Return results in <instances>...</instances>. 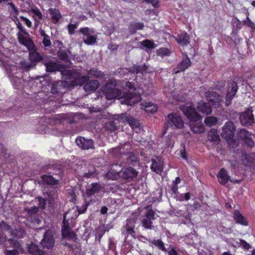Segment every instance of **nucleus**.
Masks as SVG:
<instances>
[{
	"label": "nucleus",
	"instance_id": "nucleus-43",
	"mask_svg": "<svg viewBox=\"0 0 255 255\" xmlns=\"http://www.w3.org/2000/svg\"><path fill=\"white\" fill-rule=\"evenodd\" d=\"M204 122L207 126L211 127L217 123V120L215 117H209L205 118Z\"/></svg>",
	"mask_w": 255,
	"mask_h": 255
},
{
	"label": "nucleus",
	"instance_id": "nucleus-42",
	"mask_svg": "<svg viewBox=\"0 0 255 255\" xmlns=\"http://www.w3.org/2000/svg\"><path fill=\"white\" fill-rule=\"evenodd\" d=\"M118 166V165L117 164H116L115 165H113L112 168L114 169L115 167H117ZM119 167H120L119 169H118V170L115 169V173L113 175V176L111 177V173L109 172L107 174V177L110 178H111L112 180H115V179H117L118 177L119 176V173L121 171V167L120 166V165H119Z\"/></svg>",
	"mask_w": 255,
	"mask_h": 255
},
{
	"label": "nucleus",
	"instance_id": "nucleus-63",
	"mask_svg": "<svg viewBox=\"0 0 255 255\" xmlns=\"http://www.w3.org/2000/svg\"><path fill=\"white\" fill-rule=\"evenodd\" d=\"M147 2L151 3L154 7H156L158 0H144Z\"/></svg>",
	"mask_w": 255,
	"mask_h": 255
},
{
	"label": "nucleus",
	"instance_id": "nucleus-64",
	"mask_svg": "<svg viewBox=\"0 0 255 255\" xmlns=\"http://www.w3.org/2000/svg\"><path fill=\"white\" fill-rule=\"evenodd\" d=\"M169 255H178L177 252L174 249H172L168 252Z\"/></svg>",
	"mask_w": 255,
	"mask_h": 255
},
{
	"label": "nucleus",
	"instance_id": "nucleus-35",
	"mask_svg": "<svg viewBox=\"0 0 255 255\" xmlns=\"http://www.w3.org/2000/svg\"><path fill=\"white\" fill-rule=\"evenodd\" d=\"M42 180L43 183L48 185H54L58 183V180L55 179L51 175H43Z\"/></svg>",
	"mask_w": 255,
	"mask_h": 255
},
{
	"label": "nucleus",
	"instance_id": "nucleus-60",
	"mask_svg": "<svg viewBox=\"0 0 255 255\" xmlns=\"http://www.w3.org/2000/svg\"><path fill=\"white\" fill-rule=\"evenodd\" d=\"M20 19L25 22V24L29 27H30L31 26V21L28 20L27 18L23 17V16H20Z\"/></svg>",
	"mask_w": 255,
	"mask_h": 255
},
{
	"label": "nucleus",
	"instance_id": "nucleus-36",
	"mask_svg": "<svg viewBox=\"0 0 255 255\" xmlns=\"http://www.w3.org/2000/svg\"><path fill=\"white\" fill-rule=\"evenodd\" d=\"M10 235L17 238H23L26 235L25 230L21 228H18L12 230L10 232Z\"/></svg>",
	"mask_w": 255,
	"mask_h": 255
},
{
	"label": "nucleus",
	"instance_id": "nucleus-53",
	"mask_svg": "<svg viewBox=\"0 0 255 255\" xmlns=\"http://www.w3.org/2000/svg\"><path fill=\"white\" fill-rule=\"evenodd\" d=\"M244 23L245 24L250 27L252 29H255V24L248 17H247L246 20L244 21Z\"/></svg>",
	"mask_w": 255,
	"mask_h": 255
},
{
	"label": "nucleus",
	"instance_id": "nucleus-39",
	"mask_svg": "<svg viewBox=\"0 0 255 255\" xmlns=\"http://www.w3.org/2000/svg\"><path fill=\"white\" fill-rule=\"evenodd\" d=\"M146 70V67L144 65L142 66L134 65L132 67L129 68L128 71L132 73L138 74L139 73H141L145 71Z\"/></svg>",
	"mask_w": 255,
	"mask_h": 255
},
{
	"label": "nucleus",
	"instance_id": "nucleus-51",
	"mask_svg": "<svg viewBox=\"0 0 255 255\" xmlns=\"http://www.w3.org/2000/svg\"><path fill=\"white\" fill-rule=\"evenodd\" d=\"M10 0H0V2H7V4L11 7L12 11L15 13L17 12L16 7L12 2H10Z\"/></svg>",
	"mask_w": 255,
	"mask_h": 255
},
{
	"label": "nucleus",
	"instance_id": "nucleus-20",
	"mask_svg": "<svg viewBox=\"0 0 255 255\" xmlns=\"http://www.w3.org/2000/svg\"><path fill=\"white\" fill-rule=\"evenodd\" d=\"M102 187L100 184L98 183H93L86 189V194L88 196H92L95 194L99 193Z\"/></svg>",
	"mask_w": 255,
	"mask_h": 255
},
{
	"label": "nucleus",
	"instance_id": "nucleus-25",
	"mask_svg": "<svg viewBox=\"0 0 255 255\" xmlns=\"http://www.w3.org/2000/svg\"><path fill=\"white\" fill-rule=\"evenodd\" d=\"M207 98L208 101L213 105H217L222 101L221 96L214 92H209Z\"/></svg>",
	"mask_w": 255,
	"mask_h": 255
},
{
	"label": "nucleus",
	"instance_id": "nucleus-14",
	"mask_svg": "<svg viewBox=\"0 0 255 255\" xmlns=\"http://www.w3.org/2000/svg\"><path fill=\"white\" fill-rule=\"evenodd\" d=\"M238 90V86L235 82H230L228 85V91L226 96V105L229 106L231 103L233 98Z\"/></svg>",
	"mask_w": 255,
	"mask_h": 255
},
{
	"label": "nucleus",
	"instance_id": "nucleus-31",
	"mask_svg": "<svg viewBox=\"0 0 255 255\" xmlns=\"http://www.w3.org/2000/svg\"><path fill=\"white\" fill-rule=\"evenodd\" d=\"M141 106V109L147 112L154 113L157 110V105L150 102L142 103Z\"/></svg>",
	"mask_w": 255,
	"mask_h": 255
},
{
	"label": "nucleus",
	"instance_id": "nucleus-54",
	"mask_svg": "<svg viewBox=\"0 0 255 255\" xmlns=\"http://www.w3.org/2000/svg\"><path fill=\"white\" fill-rule=\"evenodd\" d=\"M88 204L85 202L81 207H78V210L79 213H84L87 210Z\"/></svg>",
	"mask_w": 255,
	"mask_h": 255
},
{
	"label": "nucleus",
	"instance_id": "nucleus-49",
	"mask_svg": "<svg viewBox=\"0 0 255 255\" xmlns=\"http://www.w3.org/2000/svg\"><path fill=\"white\" fill-rule=\"evenodd\" d=\"M38 200L39 206L41 209H44L45 208L46 202L44 198L38 197L37 198Z\"/></svg>",
	"mask_w": 255,
	"mask_h": 255
},
{
	"label": "nucleus",
	"instance_id": "nucleus-45",
	"mask_svg": "<svg viewBox=\"0 0 255 255\" xmlns=\"http://www.w3.org/2000/svg\"><path fill=\"white\" fill-rule=\"evenodd\" d=\"M0 229L4 232L9 231L10 233V232L12 231L11 230L10 226L8 225L6 222L4 221H2L0 223Z\"/></svg>",
	"mask_w": 255,
	"mask_h": 255
},
{
	"label": "nucleus",
	"instance_id": "nucleus-28",
	"mask_svg": "<svg viewBox=\"0 0 255 255\" xmlns=\"http://www.w3.org/2000/svg\"><path fill=\"white\" fill-rule=\"evenodd\" d=\"M233 217L237 223L244 226L248 225V222L246 218L244 217L238 210L235 211Z\"/></svg>",
	"mask_w": 255,
	"mask_h": 255
},
{
	"label": "nucleus",
	"instance_id": "nucleus-40",
	"mask_svg": "<svg viewBox=\"0 0 255 255\" xmlns=\"http://www.w3.org/2000/svg\"><path fill=\"white\" fill-rule=\"evenodd\" d=\"M137 161V155L132 153L129 152L127 155V162L131 165H134Z\"/></svg>",
	"mask_w": 255,
	"mask_h": 255
},
{
	"label": "nucleus",
	"instance_id": "nucleus-26",
	"mask_svg": "<svg viewBox=\"0 0 255 255\" xmlns=\"http://www.w3.org/2000/svg\"><path fill=\"white\" fill-rule=\"evenodd\" d=\"M3 65L5 67L6 71L9 73L10 76L20 79V74H18L19 72L20 71L19 69L14 65H6L5 63L3 64Z\"/></svg>",
	"mask_w": 255,
	"mask_h": 255
},
{
	"label": "nucleus",
	"instance_id": "nucleus-48",
	"mask_svg": "<svg viewBox=\"0 0 255 255\" xmlns=\"http://www.w3.org/2000/svg\"><path fill=\"white\" fill-rule=\"evenodd\" d=\"M78 24L69 23L67 26L69 33L72 35L74 33V30L77 28Z\"/></svg>",
	"mask_w": 255,
	"mask_h": 255
},
{
	"label": "nucleus",
	"instance_id": "nucleus-38",
	"mask_svg": "<svg viewBox=\"0 0 255 255\" xmlns=\"http://www.w3.org/2000/svg\"><path fill=\"white\" fill-rule=\"evenodd\" d=\"M152 245L156 247L159 250L163 252H166V249L164 247V243L160 239L152 240L149 241Z\"/></svg>",
	"mask_w": 255,
	"mask_h": 255
},
{
	"label": "nucleus",
	"instance_id": "nucleus-52",
	"mask_svg": "<svg viewBox=\"0 0 255 255\" xmlns=\"http://www.w3.org/2000/svg\"><path fill=\"white\" fill-rule=\"evenodd\" d=\"M209 137V139L213 141L218 142L220 141V136L216 133L211 134Z\"/></svg>",
	"mask_w": 255,
	"mask_h": 255
},
{
	"label": "nucleus",
	"instance_id": "nucleus-17",
	"mask_svg": "<svg viewBox=\"0 0 255 255\" xmlns=\"http://www.w3.org/2000/svg\"><path fill=\"white\" fill-rule=\"evenodd\" d=\"M0 244L3 245L5 248H19V242L15 239H6L3 235H0Z\"/></svg>",
	"mask_w": 255,
	"mask_h": 255
},
{
	"label": "nucleus",
	"instance_id": "nucleus-33",
	"mask_svg": "<svg viewBox=\"0 0 255 255\" xmlns=\"http://www.w3.org/2000/svg\"><path fill=\"white\" fill-rule=\"evenodd\" d=\"M49 13L51 16L52 20L55 23H57L62 17L59 10L56 9L50 8Z\"/></svg>",
	"mask_w": 255,
	"mask_h": 255
},
{
	"label": "nucleus",
	"instance_id": "nucleus-18",
	"mask_svg": "<svg viewBox=\"0 0 255 255\" xmlns=\"http://www.w3.org/2000/svg\"><path fill=\"white\" fill-rule=\"evenodd\" d=\"M138 172L131 167L125 169L122 172V177L123 179L131 181L133 178L137 177Z\"/></svg>",
	"mask_w": 255,
	"mask_h": 255
},
{
	"label": "nucleus",
	"instance_id": "nucleus-27",
	"mask_svg": "<svg viewBox=\"0 0 255 255\" xmlns=\"http://www.w3.org/2000/svg\"><path fill=\"white\" fill-rule=\"evenodd\" d=\"M217 177L219 182L222 185L227 183L230 179V176L227 173V171L224 168H222L219 172Z\"/></svg>",
	"mask_w": 255,
	"mask_h": 255
},
{
	"label": "nucleus",
	"instance_id": "nucleus-7",
	"mask_svg": "<svg viewBox=\"0 0 255 255\" xmlns=\"http://www.w3.org/2000/svg\"><path fill=\"white\" fill-rule=\"evenodd\" d=\"M235 129L234 123L231 122H227L222 128L221 133L222 137L225 138L228 141L231 140L234 137Z\"/></svg>",
	"mask_w": 255,
	"mask_h": 255
},
{
	"label": "nucleus",
	"instance_id": "nucleus-56",
	"mask_svg": "<svg viewBox=\"0 0 255 255\" xmlns=\"http://www.w3.org/2000/svg\"><path fill=\"white\" fill-rule=\"evenodd\" d=\"M25 210L29 213L34 214V213H36L38 212V211L39 210V208L34 206V207H32L30 208L26 209Z\"/></svg>",
	"mask_w": 255,
	"mask_h": 255
},
{
	"label": "nucleus",
	"instance_id": "nucleus-57",
	"mask_svg": "<svg viewBox=\"0 0 255 255\" xmlns=\"http://www.w3.org/2000/svg\"><path fill=\"white\" fill-rule=\"evenodd\" d=\"M179 211L180 212H177L179 216H181L186 219H189L190 217L191 214L189 213V212L186 211L182 213L181 211Z\"/></svg>",
	"mask_w": 255,
	"mask_h": 255
},
{
	"label": "nucleus",
	"instance_id": "nucleus-23",
	"mask_svg": "<svg viewBox=\"0 0 255 255\" xmlns=\"http://www.w3.org/2000/svg\"><path fill=\"white\" fill-rule=\"evenodd\" d=\"M29 51V57L30 61L35 66L36 63L41 61L42 57L36 51L34 47L32 49L28 50Z\"/></svg>",
	"mask_w": 255,
	"mask_h": 255
},
{
	"label": "nucleus",
	"instance_id": "nucleus-59",
	"mask_svg": "<svg viewBox=\"0 0 255 255\" xmlns=\"http://www.w3.org/2000/svg\"><path fill=\"white\" fill-rule=\"evenodd\" d=\"M127 233H128V234H130V235H131L132 236H134L135 235V232L133 229V228L131 227H129L128 226V224H127Z\"/></svg>",
	"mask_w": 255,
	"mask_h": 255
},
{
	"label": "nucleus",
	"instance_id": "nucleus-19",
	"mask_svg": "<svg viewBox=\"0 0 255 255\" xmlns=\"http://www.w3.org/2000/svg\"><path fill=\"white\" fill-rule=\"evenodd\" d=\"M26 249L28 253L32 255H47L44 251L39 249L37 245L33 243L27 244Z\"/></svg>",
	"mask_w": 255,
	"mask_h": 255
},
{
	"label": "nucleus",
	"instance_id": "nucleus-61",
	"mask_svg": "<svg viewBox=\"0 0 255 255\" xmlns=\"http://www.w3.org/2000/svg\"><path fill=\"white\" fill-rule=\"evenodd\" d=\"M17 26L18 28L21 31L20 32L23 33L24 34L28 35V32H26L25 29H23V26L21 25V23L18 22V23L17 24Z\"/></svg>",
	"mask_w": 255,
	"mask_h": 255
},
{
	"label": "nucleus",
	"instance_id": "nucleus-8",
	"mask_svg": "<svg viewBox=\"0 0 255 255\" xmlns=\"http://www.w3.org/2000/svg\"><path fill=\"white\" fill-rule=\"evenodd\" d=\"M68 214V212H67L63 216V226L62 229V236L65 238H68L73 241H75L77 239L75 234L71 230L69 227V219H67V215Z\"/></svg>",
	"mask_w": 255,
	"mask_h": 255
},
{
	"label": "nucleus",
	"instance_id": "nucleus-16",
	"mask_svg": "<svg viewBox=\"0 0 255 255\" xmlns=\"http://www.w3.org/2000/svg\"><path fill=\"white\" fill-rule=\"evenodd\" d=\"M77 145L83 149H89L94 148V141L92 139H86L84 137L80 136L76 139Z\"/></svg>",
	"mask_w": 255,
	"mask_h": 255
},
{
	"label": "nucleus",
	"instance_id": "nucleus-58",
	"mask_svg": "<svg viewBox=\"0 0 255 255\" xmlns=\"http://www.w3.org/2000/svg\"><path fill=\"white\" fill-rule=\"evenodd\" d=\"M168 50L166 49L161 48L158 50L157 54L159 55L163 56V55H166L168 54Z\"/></svg>",
	"mask_w": 255,
	"mask_h": 255
},
{
	"label": "nucleus",
	"instance_id": "nucleus-12",
	"mask_svg": "<svg viewBox=\"0 0 255 255\" xmlns=\"http://www.w3.org/2000/svg\"><path fill=\"white\" fill-rule=\"evenodd\" d=\"M142 226L146 229H151L153 227L152 220L154 219V212L149 210L145 216L141 217Z\"/></svg>",
	"mask_w": 255,
	"mask_h": 255
},
{
	"label": "nucleus",
	"instance_id": "nucleus-22",
	"mask_svg": "<svg viewBox=\"0 0 255 255\" xmlns=\"http://www.w3.org/2000/svg\"><path fill=\"white\" fill-rule=\"evenodd\" d=\"M191 61L186 54L184 55L182 61L178 64V70L176 73L180 71H184L191 66Z\"/></svg>",
	"mask_w": 255,
	"mask_h": 255
},
{
	"label": "nucleus",
	"instance_id": "nucleus-1",
	"mask_svg": "<svg viewBox=\"0 0 255 255\" xmlns=\"http://www.w3.org/2000/svg\"><path fill=\"white\" fill-rule=\"evenodd\" d=\"M46 71L47 72H53L56 71L61 72V74L65 79L73 80L77 84L82 85L86 82L89 78L88 76H82L74 70L66 69L64 65L59 64L58 62L49 60L44 62Z\"/></svg>",
	"mask_w": 255,
	"mask_h": 255
},
{
	"label": "nucleus",
	"instance_id": "nucleus-41",
	"mask_svg": "<svg viewBox=\"0 0 255 255\" xmlns=\"http://www.w3.org/2000/svg\"><path fill=\"white\" fill-rule=\"evenodd\" d=\"M20 65L22 69L26 71L29 70L35 66L31 61L28 62L24 60L21 61Z\"/></svg>",
	"mask_w": 255,
	"mask_h": 255
},
{
	"label": "nucleus",
	"instance_id": "nucleus-10",
	"mask_svg": "<svg viewBox=\"0 0 255 255\" xmlns=\"http://www.w3.org/2000/svg\"><path fill=\"white\" fill-rule=\"evenodd\" d=\"M238 135L239 138L248 146L253 147L255 143L252 137L253 135L250 133L246 129H240L238 132Z\"/></svg>",
	"mask_w": 255,
	"mask_h": 255
},
{
	"label": "nucleus",
	"instance_id": "nucleus-34",
	"mask_svg": "<svg viewBox=\"0 0 255 255\" xmlns=\"http://www.w3.org/2000/svg\"><path fill=\"white\" fill-rule=\"evenodd\" d=\"M19 248H13L12 250H6L4 251V254L5 255H18L19 254H24V250L22 248L20 243H19Z\"/></svg>",
	"mask_w": 255,
	"mask_h": 255
},
{
	"label": "nucleus",
	"instance_id": "nucleus-62",
	"mask_svg": "<svg viewBox=\"0 0 255 255\" xmlns=\"http://www.w3.org/2000/svg\"><path fill=\"white\" fill-rule=\"evenodd\" d=\"M57 85V84H53L51 86V93H52L53 94H56V93H58V90L56 88Z\"/></svg>",
	"mask_w": 255,
	"mask_h": 255
},
{
	"label": "nucleus",
	"instance_id": "nucleus-50",
	"mask_svg": "<svg viewBox=\"0 0 255 255\" xmlns=\"http://www.w3.org/2000/svg\"><path fill=\"white\" fill-rule=\"evenodd\" d=\"M240 245L243 247V249L246 250H249L251 248V245L246 242L245 240H240Z\"/></svg>",
	"mask_w": 255,
	"mask_h": 255
},
{
	"label": "nucleus",
	"instance_id": "nucleus-11",
	"mask_svg": "<svg viewBox=\"0 0 255 255\" xmlns=\"http://www.w3.org/2000/svg\"><path fill=\"white\" fill-rule=\"evenodd\" d=\"M79 32L86 36L83 38L85 43L88 45H93L96 42V37L91 35L93 31L88 27L82 28L79 30Z\"/></svg>",
	"mask_w": 255,
	"mask_h": 255
},
{
	"label": "nucleus",
	"instance_id": "nucleus-6",
	"mask_svg": "<svg viewBox=\"0 0 255 255\" xmlns=\"http://www.w3.org/2000/svg\"><path fill=\"white\" fill-rule=\"evenodd\" d=\"M55 244V239L52 230H47L45 231L43 238L40 242V244L43 249L50 250L52 249Z\"/></svg>",
	"mask_w": 255,
	"mask_h": 255
},
{
	"label": "nucleus",
	"instance_id": "nucleus-5",
	"mask_svg": "<svg viewBox=\"0 0 255 255\" xmlns=\"http://www.w3.org/2000/svg\"><path fill=\"white\" fill-rule=\"evenodd\" d=\"M184 122L182 118L176 113H171L168 116L166 123L164 128L163 132L165 133L168 129L182 128Z\"/></svg>",
	"mask_w": 255,
	"mask_h": 255
},
{
	"label": "nucleus",
	"instance_id": "nucleus-2",
	"mask_svg": "<svg viewBox=\"0 0 255 255\" xmlns=\"http://www.w3.org/2000/svg\"><path fill=\"white\" fill-rule=\"evenodd\" d=\"M183 112L190 120L189 126L195 133L204 131V127L201 121V117L197 113L196 109L191 106H185L182 109Z\"/></svg>",
	"mask_w": 255,
	"mask_h": 255
},
{
	"label": "nucleus",
	"instance_id": "nucleus-13",
	"mask_svg": "<svg viewBox=\"0 0 255 255\" xmlns=\"http://www.w3.org/2000/svg\"><path fill=\"white\" fill-rule=\"evenodd\" d=\"M117 118H115L116 120H118L120 119L123 120L124 121H127L129 126L133 128L136 129H139V122L134 119L133 117L130 116L128 115L127 113H124L121 115H119L116 116Z\"/></svg>",
	"mask_w": 255,
	"mask_h": 255
},
{
	"label": "nucleus",
	"instance_id": "nucleus-32",
	"mask_svg": "<svg viewBox=\"0 0 255 255\" xmlns=\"http://www.w3.org/2000/svg\"><path fill=\"white\" fill-rule=\"evenodd\" d=\"M71 52L69 50L60 49L57 52V55L59 59L65 62H70V58L69 55Z\"/></svg>",
	"mask_w": 255,
	"mask_h": 255
},
{
	"label": "nucleus",
	"instance_id": "nucleus-24",
	"mask_svg": "<svg viewBox=\"0 0 255 255\" xmlns=\"http://www.w3.org/2000/svg\"><path fill=\"white\" fill-rule=\"evenodd\" d=\"M198 111L206 115H209L212 112V109L209 103L200 102L197 107Z\"/></svg>",
	"mask_w": 255,
	"mask_h": 255
},
{
	"label": "nucleus",
	"instance_id": "nucleus-4",
	"mask_svg": "<svg viewBox=\"0 0 255 255\" xmlns=\"http://www.w3.org/2000/svg\"><path fill=\"white\" fill-rule=\"evenodd\" d=\"M103 91L106 99L109 100L118 98L120 101V98L123 95L122 91L116 88L115 83L112 81L107 82L103 87Z\"/></svg>",
	"mask_w": 255,
	"mask_h": 255
},
{
	"label": "nucleus",
	"instance_id": "nucleus-21",
	"mask_svg": "<svg viewBox=\"0 0 255 255\" xmlns=\"http://www.w3.org/2000/svg\"><path fill=\"white\" fill-rule=\"evenodd\" d=\"M150 168L151 170L156 174H160L163 169V162L160 160L157 161L154 159H151Z\"/></svg>",
	"mask_w": 255,
	"mask_h": 255
},
{
	"label": "nucleus",
	"instance_id": "nucleus-46",
	"mask_svg": "<svg viewBox=\"0 0 255 255\" xmlns=\"http://www.w3.org/2000/svg\"><path fill=\"white\" fill-rule=\"evenodd\" d=\"M89 74L92 76H95L97 78L102 77L103 75V73L99 71L94 69H91L89 71Z\"/></svg>",
	"mask_w": 255,
	"mask_h": 255
},
{
	"label": "nucleus",
	"instance_id": "nucleus-15",
	"mask_svg": "<svg viewBox=\"0 0 255 255\" xmlns=\"http://www.w3.org/2000/svg\"><path fill=\"white\" fill-rule=\"evenodd\" d=\"M17 38L19 43L25 46L28 50L32 49L34 47V43L33 41L29 37V35L24 34L22 32L17 33Z\"/></svg>",
	"mask_w": 255,
	"mask_h": 255
},
{
	"label": "nucleus",
	"instance_id": "nucleus-55",
	"mask_svg": "<svg viewBox=\"0 0 255 255\" xmlns=\"http://www.w3.org/2000/svg\"><path fill=\"white\" fill-rule=\"evenodd\" d=\"M42 43H43V45L45 47H47V46H50V45H51V41H50V40L49 36L48 35V36H46L45 37L43 38V41H42Z\"/></svg>",
	"mask_w": 255,
	"mask_h": 255
},
{
	"label": "nucleus",
	"instance_id": "nucleus-9",
	"mask_svg": "<svg viewBox=\"0 0 255 255\" xmlns=\"http://www.w3.org/2000/svg\"><path fill=\"white\" fill-rule=\"evenodd\" d=\"M241 123L243 126H249L254 123V117L252 109H248L242 113L240 117Z\"/></svg>",
	"mask_w": 255,
	"mask_h": 255
},
{
	"label": "nucleus",
	"instance_id": "nucleus-47",
	"mask_svg": "<svg viewBox=\"0 0 255 255\" xmlns=\"http://www.w3.org/2000/svg\"><path fill=\"white\" fill-rule=\"evenodd\" d=\"M142 45L148 49H151L154 48V44L150 40H145L142 42Z\"/></svg>",
	"mask_w": 255,
	"mask_h": 255
},
{
	"label": "nucleus",
	"instance_id": "nucleus-37",
	"mask_svg": "<svg viewBox=\"0 0 255 255\" xmlns=\"http://www.w3.org/2000/svg\"><path fill=\"white\" fill-rule=\"evenodd\" d=\"M54 192L44 193V198L46 202L47 201L50 206H53L54 203Z\"/></svg>",
	"mask_w": 255,
	"mask_h": 255
},
{
	"label": "nucleus",
	"instance_id": "nucleus-30",
	"mask_svg": "<svg viewBox=\"0 0 255 255\" xmlns=\"http://www.w3.org/2000/svg\"><path fill=\"white\" fill-rule=\"evenodd\" d=\"M177 42L181 45H187L189 43V37L187 33L182 32L179 34L176 38Z\"/></svg>",
	"mask_w": 255,
	"mask_h": 255
},
{
	"label": "nucleus",
	"instance_id": "nucleus-29",
	"mask_svg": "<svg viewBox=\"0 0 255 255\" xmlns=\"http://www.w3.org/2000/svg\"><path fill=\"white\" fill-rule=\"evenodd\" d=\"M99 87V82L97 80H91L84 86V89L86 92L95 91Z\"/></svg>",
	"mask_w": 255,
	"mask_h": 255
},
{
	"label": "nucleus",
	"instance_id": "nucleus-3",
	"mask_svg": "<svg viewBox=\"0 0 255 255\" xmlns=\"http://www.w3.org/2000/svg\"><path fill=\"white\" fill-rule=\"evenodd\" d=\"M125 87L130 91L127 93L124 92L123 96L120 98V102L121 104L131 106L140 101V94L135 88L134 84L130 82H127Z\"/></svg>",
	"mask_w": 255,
	"mask_h": 255
},
{
	"label": "nucleus",
	"instance_id": "nucleus-44",
	"mask_svg": "<svg viewBox=\"0 0 255 255\" xmlns=\"http://www.w3.org/2000/svg\"><path fill=\"white\" fill-rule=\"evenodd\" d=\"M117 124L114 121H110L105 125L106 128L110 131H114L117 129Z\"/></svg>",
	"mask_w": 255,
	"mask_h": 255
}]
</instances>
